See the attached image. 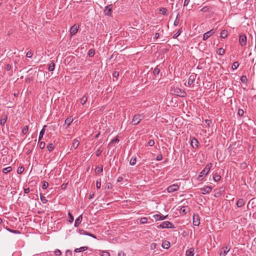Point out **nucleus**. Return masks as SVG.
Wrapping results in <instances>:
<instances>
[{"instance_id": "nucleus-1", "label": "nucleus", "mask_w": 256, "mask_h": 256, "mask_svg": "<svg viewBox=\"0 0 256 256\" xmlns=\"http://www.w3.org/2000/svg\"><path fill=\"white\" fill-rule=\"evenodd\" d=\"M212 166V164L211 163L206 164L205 168L200 172V174L198 175V179L199 180H201L202 179L203 176H206L208 174Z\"/></svg>"}, {"instance_id": "nucleus-2", "label": "nucleus", "mask_w": 256, "mask_h": 256, "mask_svg": "<svg viewBox=\"0 0 256 256\" xmlns=\"http://www.w3.org/2000/svg\"><path fill=\"white\" fill-rule=\"evenodd\" d=\"M174 94L182 98H184L186 96V93L184 90L178 88L174 90Z\"/></svg>"}, {"instance_id": "nucleus-3", "label": "nucleus", "mask_w": 256, "mask_h": 256, "mask_svg": "<svg viewBox=\"0 0 256 256\" xmlns=\"http://www.w3.org/2000/svg\"><path fill=\"white\" fill-rule=\"evenodd\" d=\"M174 228V224L168 221L164 222L158 226V228Z\"/></svg>"}, {"instance_id": "nucleus-4", "label": "nucleus", "mask_w": 256, "mask_h": 256, "mask_svg": "<svg viewBox=\"0 0 256 256\" xmlns=\"http://www.w3.org/2000/svg\"><path fill=\"white\" fill-rule=\"evenodd\" d=\"M144 118V116L142 114H136L132 120V124H138V123H140V122L142 120V119Z\"/></svg>"}, {"instance_id": "nucleus-5", "label": "nucleus", "mask_w": 256, "mask_h": 256, "mask_svg": "<svg viewBox=\"0 0 256 256\" xmlns=\"http://www.w3.org/2000/svg\"><path fill=\"white\" fill-rule=\"evenodd\" d=\"M239 43L242 46H244L247 44V38L245 34H240L239 35Z\"/></svg>"}, {"instance_id": "nucleus-6", "label": "nucleus", "mask_w": 256, "mask_h": 256, "mask_svg": "<svg viewBox=\"0 0 256 256\" xmlns=\"http://www.w3.org/2000/svg\"><path fill=\"white\" fill-rule=\"evenodd\" d=\"M212 190V188L211 186H204V188H200V192L202 194H209Z\"/></svg>"}, {"instance_id": "nucleus-7", "label": "nucleus", "mask_w": 256, "mask_h": 256, "mask_svg": "<svg viewBox=\"0 0 256 256\" xmlns=\"http://www.w3.org/2000/svg\"><path fill=\"white\" fill-rule=\"evenodd\" d=\"M180 186L178 184H173L171 186H168L166 189L168 192L172 193L176 190H178Z\"/></svg>"}, {"instance_id": "nucleus-8", "label": "nucleus", "mask_w": 256, "mask_h": 256, "mask_svg": "<svg viewBox=\"0 0 256 256\" xmlns=\"http://www.w3.org/2000/svg\"><path fill=\"white\" fill-rule=\"evenodd\" d=\"M216 32L215 30H210L204 33L203 35V40H206L208 38L212 36Z\"/></svg>"}, {"instance_id": "nucleus-9", "label": "nucleus", "mask_w": 256, "mask_h": 256, "mask_svg": "<svg viewBox=\"0 0 256 256\" xmlns=\"http://www.w3.org/2000/svg\"><path fill=\"white\" fill-rule=\"evenodd\" d=\"M230 248L226 246L222 248L220 254V256H226L228 252L230 251Z\"/></svg>"}, {"instance_id": "nucleus-10", "label": "nucleus", "mask_w": 256, "mask_h": 256, "mask_svg": "<svg viewBox=\"0 0 256 256\" xmlns=\"http://www.w3.org/2000/svg\"><path fill=\"white\" fill-rule=\"evenodd\" d=\"M112 4L106 6L105 9L104 10V14L109 16H112Z\"/></svg>"}, {"instance_id": "nucleus-11", "label": "nucleus", "mask_w": 256, "mask_h": 256, "mask_svg": "<svg viewBox=\"0 0 256 256\" xmlns=\"http://www.w3.org/2000/svg\"><path fill=\"white\" fill-rule=\"evenodd\" d=\"M196 77V74H192L189 77L188 84L190 86L194 84Z\"/></svg>"}, {"instance_id": "nucleus-12", "label": "nucleus", "mask_w": 256, "mask_h": 256, "mask_svg": "<svg viewBox=\"0 0 256 256\" xmlns=\"http://www.w3.org/2000/svg\"><path fill=\"white\" fill-rule=\"evenodd\" d=\"M198 140L194 138H192L191 140L190 145L193 148L196 149L198 148Z\"/></svg>"}, {"instance_id": "nucleus-13", "label": "nucleus", "mask_w": 256, "mask_h": 256, "mask_svg": "<svg viewBox=\"0 0 256 256\" xmlns=\"http://www.w3.org/2000/svg\"><path fill=\"white\" fill-rule=\"evenodd\" d=\"M78 27L79 26L76 24H74V26H72L71 27L70 30V36H72L78 32Z\"/></svg>"}, {"instance_id": "nucleus-14", "label": "nucleus", "mask_w": 256, "mask_h": 256, "mask_svg": "<svg viewBox=\"0 0 256 256\" xmlns=\"http://www.w3.org/2000/svg\"><path fill=\"white\" fill-rule=\"evenodd\" d=\"M200 224L198 216L194 215L193 216V224L195 226H199Z\"/></svg>"}, {"instance_id": "nucleus-15", "label": "nucleus", "mask_w": 256, "mask_h": 256, "mask_svg": "<svg viewBox=\"0 0 256 256\" xmlns=\"http://www.w3.org/2000/svg\"><path fill=\"white\" fill-rule=\"evenodd\" d=\"M82 220V215L80 214L76 220L74 222V226L78 227L81 223Z\"/></svg>"}, {"instance_id": "nucleus-16", "label": "nucleus", "mask_w": 256, "mask_h": 256, "mask_svg": "<svg viewBox=\"0 0 256 256\" xmlns=\"http://www.w3.org/2000/svg\"><path fill=\"white\" fill-rule=\"evenodd\" d=\"M190 211L189 208L188 206H183L180 208V212L183 214H186Z\"/></svg>"}, {"instance_id": "nucleus-17", "label": "nucleus", "mask_w": 256, "mask_h": 256, "mask_svg": "<svg viewBox=\"0 0 256 256\" xmlns=\"http://www.w3.org/2000/svg\"><path fill=\"white\" fill-rule=\"evenodd\" d=\"M8 119V116L6 114L2 115L1 119L0 120V124L2 126H4Z\"/></svg>"}, {"instance_id": "nucleus-18", "label": "nucleus", "mask_w": 256, "mask_h": 256, "mask_svg": "<svg viewBox=\"0 0 256 256\" xmlns=\"http://www.w3.org/2000/svg\"><path fill=\"white\" fill-rule=\"evenodd\" d=\"M166 216H164L161 214H155L154 216V218L158 220H164L166 218Z\"/></svg>"}, {"instance_id": "nucleus-19", "label": "nucleus", "mask_w": 256, "mask_h": 256, "mask_svg": "<svg viewBox=\"0 0 256 256\" xmlns=\"http://www.w3.org/2000/svg\"><path fill=\"white\" fill-rule=\"evenodd\" d=\"M245 204V202L244 199L242 198H240L236 202V206L238 208H240L242 206H243Z\"/></svg>"}, {"instance_id": "nucleus-20", "label": "nucleus", "mask_w": 256, "mask_h": 256, "mask_svg": "<svg viewBox=\"0 0 256 256\" xmlns=\"http://www.w3.org/2000/svg\"><path fill=\"white\" fill-rule=\"evenodd\" d=\"M46 126L44 125L43 126L42 130L40 131V134H39V136H38V140L39 141L40 140H42V138H43L44 134L45 129H46Z\"/></svg>"}, {"instance_id": "nucleus-21", "label": "nucleus", "mask_w": 256, "mask_h": 256, "mask_svg": "<svg viewBox=\"0 0 256 256\" xmlns=\"http://www.w3.org/2000/svg\"><path fill=\"white\" fill-rule=\"evenodd\" d=\"M186 256H194V249L191 248L186 251Z\"/></svg>"}, {"instance_id": "nucleus-22", "label": "nucleus", "mask_w": 256, "mask_h": 256, "mask_svg": "<svg viewBox=\"0 0 256 256\" xmlns=\"http://www.w3.org/2000/svg\"><path fill=\"white\" fill-rule=\"evenodd\" d=\"M162 247L165 249H168L170 246V242L168 241L165 240L162 244Z\"/></svg>"}, {"instance_id": "nucleus-23", "label": "nucleus", "mask_w": 256, "mask_h": 256, "mask_svg": "<svg viewBox=\"0 0 256 256\" xmlns=\"http://www.w3.org/2000/svg\"><path fill=\"white\" fill-rule=\"evenodd\" d=\"M79 144H80L79 141L78 140H77L76 139H74L73 140L72 147L74 149H76L78 147Z\"/></svg>"}, {"instance_id": "nucleus-24", "label": "nucleus", "mask_w": 256, "mask_h": 256, "mask_svg": "<svg viewBox=\"0 0 256 256\" xmlns=\"http://www.w3.org/2000/svg\"><path fill=\"white\" fill-rule=\"evenodd\" d=\"M88 248L87 246H82V247H81V248H76L74 250V252H83L84 250H87Z\"/></svg>"}, {"instance_id": "nucleus-25", "label": "nucleus", "mask_w": 256, "mask_h": 256, "mask_svg": "<svg viewBox=\"0 0 256 256\" xmlns=\"http://www.w3.org/2000/svg\"><path fill=\"white\" fill-rule=\"evenodd\" d=\"M228 36V32L226 30H223L220 32V38H226Z\"/></svg>"}, {"instance_id": "nucleus-26", "label": "nucleus", "mask_w": 256, "mask_h": 256, "mask_svg": "<svg viewBox=\"0 0 256 256\" xmlns=\"http://www.w3.org/2000/svg\"><path fill=\"white\" fill-rule=\"evenodd\" d=\"M73 119L71 117L68 118L65 120V124H67V126H69L70 124L72 122Z\"/></svg>"}, {"instance_id": "nucleus-27", "label": "nucleus", "mask_w": 256, "mask_h": 256, "mask_svg": "<svg viewBox=\"0 0 256 256\" xmlns=\"http://www.w3.org/2000/svg\"><path fill=\"white\" fill-rule=\"evenodd\" d=\"M12 170V168L11 166H8L5 168H4L2 170V172L4 174H7L10 172Z\"/></svg>"}, {"instance_id": "nucleus-28", "label": "nucleus", "mask_w": 256, "mask_h": 256, "mask_svg": "<svg viewBox=\"0 0 256 256\" xmlns=\"http://www.w3.org/2000/svg\"><path fill=\"white\" fill-rule=\"evenodd\" d=\"M213 178L215 182H218L220 180L221 176L219 174H215L213 176Z\"/></svg>"}, {"instance_id": "nucleus-29", "label": "nucleus", "mask_w": 256, "mask_h": 256, "mask_svg": "<svg viewBox=\"0 0 256 256\" xmlns=\"http://www.w3.org/2000/svg\"><path fill=\"white\" fill-rule=\"evenodd\" d=\"M88 100V97L86 96H84L81 98H80V103L82 105H84V104H86V102Z\"/></svg>"}, {"instance_id": "nucleus-30", "label": "nucleus", "mask_w": 256, "mask_h": 256, "mask_svg": "<svg viewBox=\"0 0 256 256\" xmlns=\"http://www.w3.org/2000/svg\"><path fill=\"white\" fill-rule=\"evenodd\" d=\"M55 64L54 62H52L48 66V70L50 72H52L54 70Z\"/></svg>"}, {"instance_id": "nucleus-31", "label": "nucleus", "mask_w": 256, "mask_h": 256, "mask_svg": "<svg viewBox=\"0 0 256 256\" xmlns=\"http://www.w3.org/2000/svg\"><path fill=\"white\" fill-rule=\"evenodd\" d=\"M136 156H133L130 162V164L132 166H134L136 164Z\"/></svg>"}, {"instance_id": "nucleus-32", "label": "nucleus", "mask_w": 256, "mask_h": 256, "mask_svg": "<svg viewBox=\"0 0 256 256\" xmlns=\"http://www.w3.org/2000/svg\"><path fill=\"white\" fill-rule=\"evenodd\" d=\"M160 12L163 15H166L167 14L168 10L166 8H162L160 9Z\"/></svg>"}, {"instance_id": "nucleus-33", "label": "nucleus", "mask_w": 256, "mask_h": 256, "mask_svg": "<svg viewBox=\"0 0 256 256\" xmlns=\"http://www.w3.org/2000/svg\"><path fill=\"white\" fill-rule=\"evenodd\" d=\"M240 80L242 82L246 84L248 82V78L246 76H242L240 78Z\"/></svg>"}, {"instance_id": "nucleus-34", "label": "nucleus", "mask_w": 256, "mask_h": 256, "mask_svg": "<svg viewBox=\"0 0 256 256\" xmlns=\"http://www.w3.org/2000/svg\"><path fill=\"white\" fill-rule=\"evenodd\" d=\"M54 145L52 144H49L47 146V148L49 152L52 151L54 150Z\"/></svg>"}, {"instance_id": "nucleus-35", "label": "nucleus", "mask_w": 256, "mask_h": 256, "mask_svg": "<svg viewBox=\"0 0 256 256\" xmlns=\"http://www.w3.org/2000/svg\"><path fill=\"white\" fill-rule=\"evenodd\" d=\"M24 170V168L22 166H19L17 170V172L18 174H21Z\"/></svg>"}, {"instance_id": "nucleus-36", "label": "nucleus", "mask_w": 256, "mask_h": 256, "mask_svg": "<svg viewBox=\"0 0 256 256\" xmlns=\"http://www.w3.org/2000/svg\"><path fill=\"white\" fill-rule=\"evenodd\" d=\"M28 126H24L22 128V134H26L27 133V132H28Z\"/></svg>"}, {"instance_id": "nucleus-37", "label": "nucleus", "mask_w": 256, "mask_h": 256, "mask_svg": "<svg viewBox=\"0 0 256 256\" xmlns=\"http://www.w3.org/2000/svg\"><path fill=\"white\" fill-rule=\"evenodd\" d=\"M239 66V64L238 62H235L233 63L232 65V68L233 69V70H236V69L238 66Z\"/></svg>"}, {"instance_id": "nucleus-38", "label": "nucleus", "mask_w": 256, "mask_h": 256, "mask_svg": "<svg viewBox=\"0 0 256 256\" xmlns=\"http://www.w3.org/2000/svg\"><path fill=\"white\" fill-rule=\"evenodd\" d=\"M101 252L102 256H110V253L106 251L100 250Z\"/></svg>"}, {"instance_id": "nucleus-39", "label": "nucleus", "mask_w": 256, "mask_h": 256, "mask_svg": "<svg viewBox=\"0 0 256 256\" xmlns=\"http://www.w3.org/2000/svg\"><path fill=\"white\" fill-rule=\"evenodd\" d=\"M182 30V28L179 29V30H178V31L176 34H174V36H173V38H178V36L180 34H181V32H182V30Z\"/></svg>"}, {"instance_id": "nucleus-40", "label": "nucleus", "mask_w": 256, "mask_h": 256, "mask_svg": "<svg viewBox=\"0 0 256 256\" xmlns=\"http://www.w3.org/2000/svg\"><path fill=\"white\" fill-rule=\"evenodd\" d=\"M147 221H148V219L146 217L142 218H140V224H146L147 222Z\"/></svg>"}, {"instance_id": "nucleus-41", "label": "nucleus", "mask_w": 256, "mask_h": 256, "mask_svg": "<svg viewBox=\"0 0 256 256\" xmlns=\"http://www.w3.org/2000/svg\"><path fill=\"white\" fill-rule=\"evenodd\" d=\"M68 216L69 218L68 222L70 223H72L74 221V217L70 212L68 213Z\"/></svg>"}, {"instance_id": "nucleus-42", "label": "nucleus", "mask_w": 256, "mask_h": 256, "mask_svg": "<svg viewBox=\"0 0 256 256\" xmlns=\"http://www.w3.org/2000/svg\"><path fill=\"white\" fill-rule=\"evenodd\" d=\"M54 254L56 256H60L62 254V252L60 250L56 249L54 251Z\"/></svg>"}, {"instance_id": "nucleus-43", "label": "nucleus", "mask_w": 256, "mask_h": 256, "mask_svg": "<svg viewBox=\"0 0 256 256\" xmlns=\"http://www.w3.org/2000/svg\"><path fill=\"white\" fill-rule=\"evenodd\" d=\"M225 52V50L222 48H220L218 51V53L220 55H223Z\"/></svg>"}, {"instance_id": "nucleus-44", "label": "nucleus", "mask_w": 256, "mask_h": 256, "mask_svg": "<svg viewBox=\"0 0 256 256\" xmlns=\"http://www.w3.org/2000/svg\"><path fill=\"white\" fill-rule=\"evenodd\" d=\"M33 55V52L32 50H29L26 54V56L28 58H31L32 56Z\"/></svg>"}, {"instance_id": "nucleus-45", "label": "nucleus", "mask_w": 256, "mask_h": 256, "mask_svg": "<svg viewBox=\"0 0 256 256\" xmlns=\"http://www.w3.org/2000/svg\"><path fill=\"white\" fill-rule=\"evenodd\" d=\"M178 14L177 15L176 18L174 22V26H177L179 24L180 20L178 18Z\"/></svg>"}, {"instance_id": "nucleus-46", "label": "nucleus", "mask_w": 256, "mask_h": 256, "mask_svg": "<svg viewBox=\"0 0 256 256\" xmlns=\"http://www.w3.org/2000/svg\"><path fill=\"white\" fill-rule=\"evenodd\" d=\"M102 152V150L100 148H99L96 152V156H99L101 154Z\"/></svg>"}, {"instance_id": "nucleus-47", "label": "nucleus", "mask_w": 256, "mask_h": 256, "mask_svg": "<svg viewBox=\"0 0 256 256\" xmlns=\"http://www.w3.org/2000/svg\"><path fill=\"white\" fill-rule=\"evenodd\" d=\"M45 142H40L39 143V147L40 149H43L45 147Z\"/></svg>"}, {"instance_id": "nucleus-48", "label": "nucleus", "mask_w": 256, "mask_h": 256, "mask_svg": "<svg viewBox=\"0 0 256 256\" xmlns=\"http://www.w3.org/2000/svg\"><path fill=\"white\" fill-rule=\"evenodd\" d=\"M48 183L47 182H44L42 185V188L43 189H46L48 186Z\"/></svg>"}, {"instance_id": "nucleus-49", "label": "nucleus", "mask_w": 256, "mask_h": 256, "mask_svg": "<svg viewBox=\"0 0 256 256\" xmlns=\"http://www.w3.org/2000/svg\"><path fill=\"white\" fill-rule=\"evenodd\" d=\"M96 186L97 188H98V189L100 188L101 186L100 179L99 180H96Z\"/></svg>"}, {"instance_id": "nucleus-50", "label": "nucleus", "mask_w": 256, "mask_h": 256, "mask_svg": "<svg viewBox=\"0 0 256 256\" xmlns=\"http://www.w3.org/2000/svg\"><path fill=\"white\" fill-rule=\"evenodd\" d=\"M154 141L153 140H150L148 142V144L150 146H152L154 144Z\"/></svg>"}, {"instance_id": "nucleus-51", "label": "nucleus", "mask_w": 256, "mask_h": 256, "mask_svg": "<svg viewBox=\"0 0 256 256\" xmlns=\"http://www.w3.org/2000/svg\"><path fill=\"white\" fill-rule=\"evenodd\" d=\"M160 72V70L158 68H154V74L155 76L158 74Z\"/></svg>"}, {"instance_id": "nucleus-52", "label": "nucleus", "mask_w": 256, "mask_h": 256, "mask_svg": "<svg viewBox=\"0 0 256 256\" xmlns=\"http://www.w3.org/2000/svg\"><path fill=\"white\" fill-rule=\"evenodd\" d=\"M150 247L151 250H154L156 248V244L154 242L150 244Z\"/></svg>"}, {"instance_id": "nucleus-53", "label": "nucleus", "mask_w": 256, "mask_h": 256, "mask_svg": "<svg viewBox=\"0 0 256 256\" xmlns=\"http://www.w3.org/2000/svg\"><path fill=\"white\" fill-rule=\"evenodd\" d=\"M79 232L82 234L86 235V236L88 235V233L82 229L79 230Z\"/></svg>"}, {"instance_id": "nucleus-54", "label": "nucleus", "mask_w": 256, "mask_h": 256, "mask_svg": "<svg viewBox=\"0 0 256 256\" xmlns=\"http://www.w3.org/2000/svg\"><path fill=\"white\" fill-rule=\"evenodd\" d=\"M238 114L240 116H242L244 115V112L243 110L242 109H238Z\"/></svg>"}, {"instance_id": "nucleus-55", "label": "nucleus", "mask_w": 256, "mask_h": 256, "mask_svg": "<svg viewBox=\"0 0 256 256\" xmlns=\"http://www.w3.org/2000/svg\"><path fill=\"white\" fill-rule=\"evenodd\" d=\"M94 51L92 49L90 50L88 52L89 56L92 57V56H94Z\"/></svg>"}, {"instance_id": "nucleus-56", "label": "nucleus", "mask_w": 256, "mask_h": 256, "mask_svg": "<svg viewBox=\"0 0 256 256\" xmlns=\"http://www.w3.org/2000/svg\"><path fill=\"white\" fill-rule=\"evenodd\" d=\"M66 256H72V252L70 250H66Z\"/></svg>"}, {"instance_id": "nucleus-57", "label": "nucleus", "mask_w": 256, "mask_h": 256, "mask_svg": "<svg viewBox=\"0 0 256 256\" xmlns=\"http://www.w3.org/2000/svg\"><path fill=\"white\" fill-rule=\"evenodd\" d=\"M11 68H12V66H11V65H10V64H7L6 66V68H6V70H8V71L10 70V69H11Z\"/></svg>"}, {"instance_id": "nucleus-58", "label": "nucleus", "mask_w": 256, "mask_h": 256, "mask_svg": "<svg viewBox=\"0 0 256 256\" xmlns=\"http://www.w3.org/2000/svg\"><path fill=\"white\" fill-rule=\"evenodd\" d=\"M162 154H158L157 156H156V160H162Z\"/></svg>"}, {"instance_id": "nucleus-59", "label": "nucleus", "mask_w": 256, "mask_h": 256, "mask_svg": "<svg viewBox=\"0 0 256 256\" xmlns=\"http://www.w3.org/2000/svg\"><path fill=\"white\" fill-rule=\"evenodd\" d=\"M205 123L208 126H210L212 122H211V120H205Z\"/></svg>"}, {"instance_id": "nucleus-60", "label": "nucleus", "mask_w": 256, "mask_h": 256, "mask_svg": "<svg viewBox=\"0 0 256 256\" xmlns=\"http://www.w3.org/2000/svg\"><path fill=\"white\" fill-rule=\"evenodd\" d=\"M119 142V140L118 138H115L111 140L110 143L113 144V143H115V142Z\"/></svg>"}, {"instance_id": "nucleus-61", "label": "nucleus", "mask_w": 256, "mask_h": 256, "mask_svg": "<svg viewBox=\"0 0 256 256\" xmlns=\"http://www.w3.org/2000/svg\"><path fill=\"white\" fill-rule=\"evenodd\" d=\"M102 167H98L96 169L97 172H100L102 171Z\"/></svg>"}, {"instance_id": "nucleus-62", "label": "nucleus", "mask_w": 256, "mask_h": 256, "mask_svg": "<svg viewBox=\"0 0 256 256\" xmlns=\"http://www.w3.org/2000/svg\"><path fill=\"white\" fill-rule=\"evenodd\" d=\"M40 199L43 203H46L47 202V200L44 196H40Z\"/></svg>"}, {"instance_id": "nucleus-63", "label": "nucleus", "mask_w": 256, "mask_h": 256, "mask_svg": "<svg viewBox=\"0 0 256 256\" xmlns=\"http://www.w3.org/2000/svg\"><path fill=\"white\" fill-rule=\"evenodd\" d=\"M118 75H119V73H118V72H117V71H115V72H114V73H113V76H114V77H116V78L118 77Z\"/></svg>"}, {"instance_id": "nucleus-64", "label": "nucleus", "mask_w": 256, "mask_h": 256, "mask_svg": "<svg viewBox=\"0 0 256 256\" xmlns=\"http://www.w3.org/2000/svg\"><path fill=\"white\" fill-rule=\"evenodd\" d=\"M190 1V0H184V6H188Z\"/></svg>"}]
</instances>
